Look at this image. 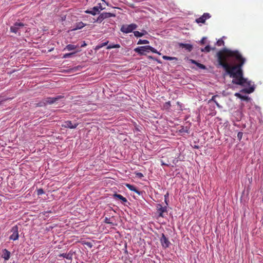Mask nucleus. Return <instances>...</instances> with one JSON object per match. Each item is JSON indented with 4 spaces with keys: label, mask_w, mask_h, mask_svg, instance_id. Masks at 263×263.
<instances>
[{
    "label": "nucleus",
    "mask_w": 263,
    "mask_h": 263,
    "mask_svg": "<svg viewBox=\"0 0 263 263\" xmlns=\"http://www.w3.org/2000/svg\"><path fill=\"white\" fill-rule=\"evenodd\" d=\"M215 58L218 66L222 67L233 78V84L242 86H251V82L243 77L242 67L246 60L238 50L224 48L216 53Z\"/></svg>",
    "instance_id": "nucleus-1"
},
{
    "label": "nucleus",
    "mask_w": 263,
    "mask_h": 263,
    "mask_svg": "<svg viewBox=\"0 0 263 263\" xmlns=\"http://www.w3.org/2000/svg\"><path fill=\"white\" fill-rule=\"evenodd\" d=\"M134 51L140 55H145L147 52H149V51L157 53L159 55L161 54V53L157 51L156 49L149 45L138 47L134 49Z\"/></svg>",
    "instance_id": "nucleus-2"
},
{
    "label": "nucleus",
    "mask_w": 263,
    "mask_h": 263,
    "mask_svg": "<svg viewBox=\"0 0 263 263\" xmlns=\"http://www.w3.org/2000/svg\"><path fill=\"white\" fill-rule=\"evenodd\" d=\"M62 98H63V97L61 96H58L57 97H54V98H51V97L47 98L44 99L43 102H42L40 104H39L38 106H42L43 105H45L47 104H52L54 103V102H57L58 100H59L60 99H61Z\"/></svg>",
    "instance_id": "nucleus-3"
},
{
    "label": "nucleus",
    "mask_w": 263,
    "mask_h": 263,
    "mask_svg": "<svg viewBox=\"0 0 263 263\" xmlns=\"http://www.w3.org/2000/svg\"><path fill=\"white\" fill-rule=\"evenodd\" d=\"M24 26V24L23 23L16 22L14 25L10 27V31L12 32L18 33L19 35H20L21 29H22Z\"/></svg>",
    "instance_id": "nucleus-4"
},
{
    "label": "nucleus",
    "mask_w": 263,
    "mask_h": 263,
    "mask_svg": "<svg viewBox=\"0 0 263 263\" xmlns=\"http://www.w3.org/2000/svg\"><path fill=\"white\" fill-rule=\"evenodd\" d=\"M137 27V25L135 24H131L128 25H123L120 30L121 32L125 33H128L132 32L134 30L136 29Z\"/></svg>",
    "instance_id": "nucleus-5"
},
{
    "label": "nucleus",
    "mask_w": 263,
    "mask_h": 263,
    "mask_svg": "<svg viewBox=\"0 0 263 263\" xmlns=\"http://www.w3.org/2000/svg\"><path fill=\"white\" fill-rule=\"evenodd\" d=\"M116 15L114 13L110 12H103L101 13L97 19L96 22L101 23L104 19L111 17H115Z\"/></svg>",
    "instance_id": "nucleus-6"
},
{
    "label": "nucleus",
    "mask_w": 263,
    "mask_h": 263,
    "mask_svg": "<svg viewBox=\"0 0 263 263\" xmlns=\"http://www.w3.org/2000/svg\"><path fill=\"white\" fill-rule=\"evenodd\" d=\"M11 232L12 234L10 236V240H17L19 237L18 235V228L17 226H13L11 229Z\"/></svg>",
    "instance_id": "nucleus-7"
},
{
    "label": "nucleus",
    "mask_w": 263,
    "mask_h": 263,
    "mask_svg": "<svg viewBox=\"0 0 263 263\" xmlns=\"http://www.w3.org/2000/svg\"><path fill=\"white\" fill-rule=\"evenodd\" d=\"M157 212L158 214L159 217H164V213L167 212V208L166 206H163L160 204H157Z\"/></svg>",
    "instance_id": "nucleus-8"
},
{
    "label": "nucleus",
    "mask_w": 263,
    "mask_h": 263,
    "mask_svg": "<svg viewBox=\"0 0 263 263\" xmlns=\"http://www.w3.org/2000/svg\"><path fill=\"white\" fill-rule=\"evenodd\" d=\"M100 9L102 10L101 6H100V7L95 6L93 7L92 8L90 9V10H87L85 11V13L86 14H90L92 15H95L97 14H99L100 13Z\"/></svg>",
    "instance_id": "nucleus-9"
},
{
    "label": "nucleus",
    "mask_w": 263,
    "mask_h": 263,
    "mask_svg": "<svg viewBox=\"0 0 263 263\" xmlns=\"http://www.w3.org/2000/svg\"><path fill=\"white\" fill-rule=\"evenodd\" d=\"M160 242L163 248H168L171 243L168 240V238L165 236L164 234H162L161 237L160 238Z\"/></svg>",
    "instance_id": "nucleus-10"
},
{
    "label": "nucleus",
    "mask_w": 263,
    "mask_h": 263,
    "mask_svg": "<svg viewBox=\"0 0 263 263\" xmlns=\"http://www.w3.org/2000/svg\"><path fill=\"white\" fill-rule=\"evenodd\" d=\"M211 17V15L209 13H204L200 17L196 20V22L197 23H204L205 21Z\"/></svg>",
    "instance_id": "nucleus-11"
},
{
    "label": "nucleus",
    "mask_w": 263,
    "mask_h": 263,
    "mask_svg": "<svg viewBox=\"0 0 263 263\" xmlns=\"http://www.w3.org/2000/svg\"><path fill=\"white\" fill-rule=\"evenodd\" d=\"M78 125V123L73 124L71 121H66L64 122V124L62 125V127L73 129L76 128Z\"/></svg>",
    "instance_id": "nucleus-12"
},
{
    "label": "nucleus",
    "mask_w": 263,
    "mask_h": 263,
    "mask_svg": "<svg viewBox=\"0 0 263 263\" xmlns=\"http://www.w3.org/2000/svg\"><path fill=\"white\" fill-rule=\"evenodd\" d=\"M2 257L4 258L5 260H8L10 257V252L7 249H4L2 251Z\"/></svg>",
    "instance_id": "nucleus-13"
},
{
    "label": "nucleus",
    "mask_w": 263,
    "mask_h": 263,
    "mask_svg": "<svg viewBox=\"0 0 263 263\" xmlns=\"http://www.w3.org/2000/svg\"><path fill=\"white\" fill-rule=\"evenodd\" d=\"M113 197L115 199L120 200L122 203H125L127 202V200L126 199V198L124 197L120 194H118L117 193L114 194L113 195Z\"/></svg>",
    "instance_id": "nucleus-14"
},
{
    "label": "nucleus",
    "mask_w": 263,
    "mask_h": 263,
    "mask_svg": "<svg viewBox=\"0 0 263 263\" xmlns=\"http://www.w3.org/2000/svg\"><path fill=\"white\" fill-rule=\"evenodd\" d=\"M179 46L181 48H185L188 51H191L193 49V46L189 44L180 43Z\"/></svg>",
    "instance_id": "nucleus-15"
},
{
    "label": "nucleus",
    "mask_w": 263,
    "mask_h": 263,
    "mask_svg": "<svg viewBox=\"0 0 263 263\" xmlns=\"http://www.w3.org/2000/svg\"><path fill=\"white\" fill-rule=\"evenodd\" d=\"M125 185L129 190L136 192L138 195L140 194V192L139 191L135 186L127 183Z\"/></svg>",
    "instance_id": "nucleus-16"
},
{
    "label": "nucleus",
    "mask_w": 263,
    "mask_h": 263,
    "mask_svg": "<svg viewBox=\"0 0 263 263\" xmlns=\"http://www.w3.org/2000/svg\"><path fill=\"white\" fill-rule=\"evenodd\" d=\"M59 257H63L69 260H72V254L70 253H62L59 255Z\"/></svg>",
    "instance_id": "nucleus-17"
},
{
    "label": "nucleus",
    "mask_w": 263,
    "mask_h": 263,
    "mask_svg": "<svg viewBox=\"0 0 263 263\" xmlns=\"http://www.w3.org/2000/svg\"><path fill=\"white\" fill-rule=\"evenodd\" d=\"M254 87L253 86H250L248 88H244L241 90L240 92L247 93H251L254 91Z\"/></svg>",
    "instance_id": "nucleus-18"
},
{
    "label": "nucleus",
    "mask_w": 263,
    "mask_h": 263,
    "mask_svg": "<svg viewBox=\"0 0 263 263\" xmlns=\"http://www.w3.org/2000/svg\"><path fill=\"white\" fill-rule=\"evenodd\" d=\"M85 26V25L82 22H79L76 24L75 27L73 29V30H76L82 29Z\"/></svg>",
    "instance_id": "nucleus-19"
},
{
    "label": "nucleus",
    "mask_w": 263,
    "mask_h": 263,
    "mask_svg": "<svg viewBox=\"0 0 263 263\" xmlns=\"http://www.w3.org/2000/svg\"><path fill=\"white\" fill-rule=\"evenodd\" d=\"M191 62H192V63L195 64L198 67H199L200 69H206V67L205 65H204L202 64H200L199 63H198L197 61H196L194 60H191Z\"/></svg>",
    "instance_id": "nucleus-20"
},
{
    "label": "nucleus",
    "mask_w": 263,
    "mask_h": 263,
    "mask_svg": "<svg viewBox=\"0 0 263 263\" xmlns=\"http://www.w3.org/2000/svg\"><path fill=\"white\" fill-rule=\"evenodd\" d=\"M235 96L242 100L248 101L249 100V97L247 96H242L239 93H235Z\"/></svg>",
    "instance_id": "nucleus-21"
},
{
    "label": "nucleus",
    "mask_w": 263,
    "mask_h": 263,
    "mask_svg": "<svg viewBox=\"0 0 263 263\" xmlns=\"http://www.w3.org/2000/svg\"><path fill=\"white\" fill-rule=\"evenodd\" d=\"M77 48V46H75L72 44L67 45L66 47L64 49V50H67L68 51H71L76 49Z\"/></svg>",
    "instance_id": "nucleus-22"
},
{
    "label": "nucleus",
    "mask_w": 263,
    "mask_h": 263,
    "mask_svg": "<svg viewBox=\"0 0 263 263\" xmlns=\"http://www.w3.org/2000/svg\"><path fill=\"white\" fill-rule=\"evenodd\" d=\"M108 41H107L106 42H105L104 43L99 44L98 45H97L96 46V47L95 48V50H98L100 49V48H101L102 47L107 45L108 44Z\"/></svg>",
    "instance_id": "nucleus-23"
},
{
    "label": "nucleus",
    "mask_w": 263,
    "mask_h": 263,
    "mask_svg": "<svg viewBox=\"0 0 263 263\" xmlns=\"http://www.w3.org/2000/svg\"><path fill=\"white\" fill-rule=\"evenodd\" d=\"M120 47V45L119 44H109L107 47V49H110L112 48H119Z\"/></svg>",
    "instance_id": "nucleus-24"
},
{
    "label": "nucleus",
    "mask_w": 263,
    "mask_h": 263,
    "mask_svg": "<svg viewBox=\"0 0 263 263\" xmlns=\"http://www.w3.org/2000/svg\"><path fill=\"white\" fill-rule=\"evenodd\" d=\"M145 33H146V31H144V33L140 32L138 31H135L134 32V35L136 37H141L143 36Z\"/></svg>",
    "instance_id": "nucleus-25"
},
{
    "label": "nucleus",
    "mask_w": 263,
    "mask_h": 263,
    "mask_svg": "<svg viewBox=\"0 0 263 263\" xmlns=\"http://www.w3.org/2000/svg\"><path fill=\"white\" fill-rule=\"evenodd\" d=\"M162 58L165 60H175L176 61L177 60V58L176 57H168V56H166V55H163L162 57Z\"/></svg>",
    "instance_id": "nucleus-26"
},
{
    "label": "nucleus",
    "mask_w": 263,
    "mask_h": 263,
    "mask_svg": "<svg viewBox=\"0 0 263 263\" xmlns=\"http://www.w3.org/2000/svg\"><path fill=\"white\" fill-rule=\"evenodd\" d=\"M149 43V41L146 40H139L137 43V44H147Z\"/></svg>",
    "instance_id": "nucleus-27"
},
{
    "label": "nucleus",
    "mask_w": 263,
    "mask_h": 263,
    "mask_svg": "<svg viewBox=\"0 0 263 263\" xmlns=\"http://www.w3.org/2000/svg\"><path fill=\"white\" fill-rule=\"evenodd\" d=\"M211 47L209 45L206 46L204 48L201 49L202 52H209L211 51Z\"/></svg>",
    "instance_id": "nucleus-28"
},
{
    "label": "nucleus",
    "mask_w": 263,
    "mask_h": 263,
    "mask_svg": "<svg viewBox=\"0 0 263 263\" xmlns=\"http://www.w3.org/2000/svg\"><path fill=\"white\" fill-rule=\"evenodd\" d=\"M216 44L218 46H224V42L222 39H219L217 41Z\"/></svg>",
    "instance_id": "nucleus-29"
},
{
    "label": "nucleus",
    "mask_w": 263,
    "mask_h": 263,
    "mask_svg": "<svg viewBox=\"0 0 263 263\" xmlns=\"http://www.w3.org/2000/svg\"><path fill=\"white\" fill-rule=\"evenodd\" d=\"M217 97H218L217 95L213 96L212 97L211 99L210 100V101H213V102H214L217 106H219V105L218 103L215 100V98Z\"/></svg>",
    "instance_id": "nucleus-30"
},
{
    "label": "nucleus",
    "mask_w": 263,
    "mask_h": 263,
    "mask_svg": "<svg viewBox=\"0 0 263 263\" xmlns=\"http://www.w3.org/2000/svg\"><path fill=\"white\" fill-rule=\"evenodd\" d=\"M76 52H72V53H68L64 54L63 56V58H70L72 55L74 54Z\"/></svg>",
    "instance_id": "nucleus-31"
},
{
    "label": "nucleus",
    "mask_w": 263,
    "mask_h": 263,
    "mask_svg": "<svg viewBox=\"0 0 263 263\" xmlns=\"http://www.w3.org/2000/svg\"><path fill=\"white\" fill-rule=\"evenodd\" d=\"M44 193V191L43 189H39L37 190V195H41Z\"/></svg>",
    "instance_id": "nucleus-32"
},
{
    "label": "nucleus",
    "mask_w": 263,
    "mask_h": 263,
    "mask_svg": "<svg viewBox=\"0 0 263 263\" xmlns=\"http://www.w3.org/2000/svg\"><path fill=\"white\" fill-rule=\"evenodd\" d=\"M243 133L242 132H239L237 134V138L239 140L242 139Z\"/></svg>",
    "instance_id": "nucleus-33"
},
{
    "label": "nucleus",
    "mask_w": 263,
    "mask_h": 263,
    "mask_svg": "<svg viewBox=\"0 0 263 263\" xmlns=\"http://www.w3.org/2000/svg\"><path fill=\"white\" fill-rule=\"evenodd\" d=\"M86 46H87V44L86 43L85 41H83L82 44L81 45V47H84Z\"/></svg>",
    "instance_id": "nucleus-34"
},
{
    "label": "nucleus",
    "mask_w": 263,
    "mask_h": 263,
    "mask_svg": "<svg viewBox=\"0 0 263 263\" xmlns=\"http://www.w3.org/2000/svg\"><path fill=\"white\" fill-rule=\"evenodd\" d=\"M105 222L107 223H110L111 222L109 221V219L107 218H106L105 219Z\"/></svg>",
    "instance_id": "nucleus-35"
},
{
    "label": "nucleus",
    "mask_w": 263,
    "mask_h": 263,
    "mask_svg": "<svg viewBox=\"0 0 263 263\" xmlns=\"http://www.w3.org/2000/svg\"><path fill=\"white\" fill-rule=\"evenodd\" d=\"M204 40H205V38L204 37H203L202 39V40L200 41V43L201 44H204Z\"/></svg>",
    "instance_id": "nucleus-36"
},
{
    "label": "nucleus",
    "mask_w": 263,
    "mask_h": 263,
    "mask_svg": "<svg viewBox=\"0 0 263 263\" xmlns=\"http://www.w3.org/2000/svg\"><path fill=\"white\" fill-rule=\"evenodd\" d=\"M148 58L149 59H152V60H155L156 58H154L153 57L151 56V55H149L148 56Z\"/></svg>",
    "instance_id": "nucleus-37"
},
{
    "label": "nucleus",
    "mask_w": 263,
    "mask_h": 263,
    "mask_svg": "<svg viewBox=\"0 0 263 263\" xmlns=\"http://www.w3.org/2000/svg\"><path fill=\"white\" fill-rule=\"evenodd\" d=\"M165 105H167V106H171L170 102V101H168V102H166V103H165Z\"/></svg>",
    "instance_id": "nucleus-38"
},
{
    "label": "nucleus",
    "mask_w": 263,
    "mask_h": 263,
    "mask_svg": "<svg viewBox=\"0 0 263 263\" xmlns=\"http://www.w3.org/2000/svg\"><path fill=\"white\" fill-rule=\"evenodd\" d=\"M155 60L158 63H160V64L161 63V62L160 60H159L157 59H156V58L155 59Z\"/></svg>",
    "instance_id": "nucleus-39"
},
{
    "label": "nucleus",
    "mask_w": 263,
    "mask_h": 263,
    "mask_svg": "<svg viewBox=\"0 0 263 263\" xmlns=\"http://www.w3.org/2000/svg\"><path fill=\"white\" fill-rule=\"evenodd\" d=\"M180 131L181 132H185V130H184V128H182V129H181ZM185 132H187V131H186V130H185Z\"/></svg>",
    "instance_id": "nucleus-40"
},
{
    "label": "nucleus",
    "mask_w": 263,
    "mask_h": 263,
    "mask_svg": "<svg viewBox=\"0 0 263 263\" xmlns=\"http://www.w3.org/2000/svg\"><path fill=\"white\" fill-rule=\"evenodd\" d=\"M141 175H142V173H140V174H139V176H141Z\"/></svg>",
    "instance_id": "nucleus-41"
},
{
    "label": "nucleus",
    "mask_w": 263,
    "mask_h": 263,
    "mask_svg": "<svg viewBox=\"0 0 263 263\" xmlns=\"http://www.w3.org/2000/svg\"><path fill=\"white\" fill-rule=\"evenodd\" d=\"M141 175H142V173H140V174H139V176H141Z\"/></svg>",
    "instance_id": "nucleus-42"
}]
</instances>
